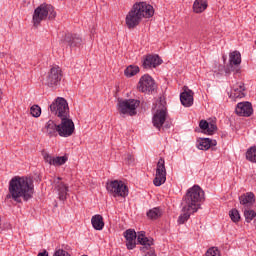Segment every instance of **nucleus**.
Wrapping results in <instances>:
<instances>
[{
  "label": "nucleus",
  "mask_w": 256,
  "mask_h": 256,
  "mask_svg": "<svg viewBox=\"0 0 256 256\" xmlns=\"http://www.w3.org/2000/svg\"><path fill=\"white\" fill-rule=\"evenodd\" d=\"M50 113L59 117L61 123L58 125V135L60 137H71L75 133V123L69 118V103L63 97H58L49 106Z\"/></svg>",
  "instance_id": "obj_1"
},
{
  "label": "nucleus",
  "mask_w": 256,
  "mask_h": 256,
  "mask_svg": "<svg viewBox=\"0 0 256 256\" xmlns=\"http://www.w3.org/2000/svg\"><path fill=\"white\" fill-rule=\"evenodd\" d=\"M33 193H35L33 178L15 176L9 182V194L6 195V199L21 203V197L23 201H29L33 199Z\"/></svg>",
  "instance_id": "obj_2"
},
{
  "label": "nucleus",
  "mask_w": 256,
  "mask_h": 256,
  "mask_svg": "<svg viewBox=\"0 0 256 256\" xmlns=\"http://www.w3.org/2000/svg\"><path fill=\"white\" fill-rule=\"evenodd\" d=\"M155 15V10L147 2H136L126 16L128 29H135L143 19H150Z\"/></svg>",
  "instance_id": "obj_3"
},
{
  "label": "nucleus",
  "mask_w": 256,
  "mask_h": 256,
  "mask_svg": "<svg viewBox=\"0 0 256 256\" xmlns=\"http://www.w3.org/2000/svg\"><path fill=\"white\" fill-rule=\"evenodd\" d=\"M205 201V192L199 185H194L187 190L182 202V211L197 213L201 209V203Z\"/></svg>",
  "instance_id": "obj_4"
},
{
  "label": "nucleus",
  "mask_w": 256,
  "mask_h": 256,
  "mask_svg": "<svg viewBox=\"0 0 256 256\" xmlns=\"http://www.w3.org/2000/svg\"><path fill=\"white\" fill-rule=\"evenodd\" d=\"M124 237L126 239L127 249H135L137 247V242L140 243L143 247H140V251H149L151 245H153V239H149L145 236V231L135 232L133 229H128L124 232Z\"/></svg>",
  "instance_id": "obj_5"
},
{
  "label": "nucleus",
  "mask_w": 256,
  "mask_h": 256,
  "mask_svg": "<svg viewBox=\"0 0 256 256\" xmlns=\"http://www.w3.org/2000/svg\"><path fill=\"white\" fill-rule=\"evenodd\" d=\"M47 17L49 21H53V19L57 17V12H55V7H53V5L43 3L34 10L32 18L34 27H39L41 21H45Z\"/></svg>",
  "instance_id": "obj_6"
},
{
  "label": "nucleus",
  "mask_w": 256,
  "mask_h": 256,
  "mask_svg": "<svg viewBox=\"0 0 256 256\" xmlns=\"http://www.w3.org/2000/svg\"><path fill=\"white\" fill-rule=\"evenodd\" d=\"M141 105V101L137 99H118L117 107L120 115L125 117V115H129V117H134L137 115V107Z\"/></svg>",
  "instance_id": "obj_7"
},
{
  "label": "nucleus",
  "mask_w": 256,
  "mask_h": 256,
  "mask_svg": "<svg viewBox=\"0 0 256 256\" xmlns=\"http://www.w3.org/2000/svg\"><path fill=\"white\" fill-rule=\"evenodd\" d=\"M106 189L114 197H127L129 188L121 180H113L106 184Z\"/></svg>",
  "instance_id": "obj_8"
},
{
  "label": "nucleus",
  "mask_w": 256,
  "mask_h": 256,
  "mask_svg": "<svg viewBox=\"0 0 256 256\" xmlns=\"http://www.w3.org/2000/svg\"><path fill=\"white\" fill-rule=\"evenodd\" d=\"M63 78V71L59 66H53L46 75L44 83L47 87H57L61 84Z\"/></svg>",
  "instance_id": "obj_9"
},
{
  "label": "nucleus",
  "mask_w": 256,
  "mask_h": 256,
  "mask_svg": "<svg viewBox=\"0 0 256 256\" xmlns=\"http://www.w3.org/2000/svg\"><path fill=\"white\" fill-rule=\"evenodd\" d=\"M241 52L235 50L229 54V64L225 69V73H241Z\"/></svg>",
  "instance_id": "obj_10"
},
{
  "label": "nucleus",
  "mask_w": 256,
  "mask_h": 256,
  "mask_svg": "<svg viewBox=\"0 0 256 256\" xmlns=\"http://www.w3.org/2000/svg\"><path fill=\"white\" fill-rule=\"evenodd\" d=\"M167 181V169H165V159L160 158L156 167V177L153 180L155 187H161Z\"/></svg>",
  "instance_id": "obj_11"
},
{
  "label": "nucleus",
  "mask_w": 256,
  "mask_h": 256,
  "mask_svg": "<svg viewBox=\"0 0 256 256\" xmlns=\"http://www.w3.org/2000/svg\"><path fill=\"white\" fill-rule=\"evenodd\" d=\"M138 89L142 93H153L157 89V84H155V80L149 74H145L139 80Z\"/></svg>",
  "instance_id": "obj_12"
},
{
  "label": "nucleus",
  "mask_w": 256,
  "mask_h": 256,
  "mask_svg": "<svg viewBox=\"0 0 256 256\" xmlns=\"http://www.w3.org/2000/svg\"><path fill=\"white\" fill-rule=\"evenodd\" d=\"M166 120H167V107L163 104H160V106L158 107L156 113L152 118V123L154 127H156V129L161 130V127H163Z\"/></svg>",
  "instance_id": "obj_13"
},
{
  "label": "nucleus",
  "mask_w": 256,
  "mask_h": 256,
  "mask_svg": "<svg viewBox=\"0 0 256 256\" xmlns=\"http://www.w3.org/2000/svg\"><path fill=\"white\" fill-rule=\"evenodd\" d=\"M235 112L239 117H251L253 115V105L251 102H239Z\"/></svg>",
  "instance_id": "obj_14"
},
{
  "label": "nucleus",
  "mask_w": 256,
  "mask_h": 256,
  "mask_svg": "<svg viewBox=\"0 0 256 256\" xmlns=\"http://www.w3.org/2000/svg\"><path fill=\"white\" fill-rule=\"evenodd\" d=\"M161 63H163V60L159 57V55L148 54L144 58L142 65L144 69H155V67H159Z\"/></svg>",
  "instance_id": "obj_15"
},
{
  "label": "nucleus",
  "mask_w": 256,
  "mask_h": 256,
  "mask_svg": "<svg viewBox=\"0 0 256 256\" xmlns=\"http://www.w3.org/2000/svg\"><path fill=\"white\" fill-rule=\"evenodd\" d=\"M54 185L60 201H65L67 199V194L69 193V187L66 186L65 183L61 182V177L54 180Z\"/></svg>",
  "instance_id": "obj_16"
},
{
  "label": "nucleus",
  "mask_w": 256,
  "mask_h": 256,
  "mask_svg": "<svg viewBox=\"0 0 256 256\" xmlns=\"http://www.w3.org/2000/svg\"><path fill=\"white\" fill-rule=\"evenodd\" d=\"M62 43L68 45V47H79L83 43V39L77 34L68 33L65 35Z\"/></svg>",
  "instance_id": "obj_17"
},
{
  "label": "nucleus",
  "mask_w": 256,
  "mask_h": 256,
  "mask_svg": "<svg viewBox=\"0 0 256 256\" xmlns=\"http://www.w3.org/2000/svg\"><path fill=\"white\" fill-rule=\"evenodd\" d=\"M245 90V83L238 82L232 87L230 97H232V99H243V97H245Z\"/></svg>",
  "instance_id": "obj_18"
},
{
  "label": "nucleus",
  "mask_w": 256,
  "mask_h": 256,
  "mask_svg": "<svg viewBox=\"0 0 256 256\" xmlns=\"http://www.w3.org/2000/svg\"><path fill=\"white\" fill-rule=\"evenodd\" d=\"M240 205H243L244 209H249L255 203V194L248 192L239 197Z\"/></svg>",
  "instance_id": "obj_19"
},
{
  "label": "nucleus",
  "mask_w": 256,
  "mask_h": 256,
  "mask_svg": "<svg viewBox=\"0 0 256 256\" xmlns=\"http://www.w3.org/2000/svg\"><path fill=\"white\" fill-rule=\"evenodd\" d=\"M180 101L184 107L193 105V90H185L180 94Z\"/></svg>",
  "instance_id": "obj_20"
},
{
  "label": "nucleus",
  "mask_w": 256,
  "mask_h": 256,
  "mask_svg": "<svg viewBox=\"0 0 256 256\" xmlns=\"http://www.w3.org/2000/svg\"><path fill=\"white\" fill-rule=\"evenodd\" d=\"M46 134L50 137H57L59 135V125H57L53 120H49L45 126Z\"/></svg>",
  "instance_id": "obj_21"
},
{
  "label": "nucleus",
  "mask_w": 256,
  "mask_h": 256,
  "mask_svg": "<svg viewBox=\"0 0 256 256\" xmlns=\"http://www.w3.org/2000/svg\"><path fill=\"white\" fill-rule=\"evenodd\" d=\"M91 224H92V227H94V229L96 231H103V227H105V222L103 221V216H101V214H96V215L92 216Z\"/></svg>",
  "instance_id": "obj_22"
},
{
  "label": "nucleus",
  "mask_w": 256,
  "mask_h": 256,
  "mask_svg": "<svg viewBox=\"0 0 256 256\" xmlns=\"http://www.w3.org/2000/svg\"><path fill=\"white\" fill-rule=\"evenodd\" d=\"M207 7V0H195L193 4V11L194 13H203Z\"/></svg>",
  "instance_id": "obj_23"
},
{
  "label": "nucleus",
  "mask_w": 256,
  "mask_h": 256,
  "mask_svg": "<svg viewBox=\"0 0 256 256\" xmlns=\"http://www.w3.org/2000/svg\"><path fill=\"white\" fill-rule=\"evenodd\" d=\"M161 215H162V212H161V208L159 207L152 208L147 212V217L153 220L159 219Z\"/></svg>",
  "instance_id": "obj_24"
},
{
  "label": "nucleus",
  "mask_w": 256,
  "mask_h": 256,
  "mask_svg": "<svg viewBox=\"0 0 256 256\" xmlns=\"http://www.w3.org/2000/svg\"><path fill=\"white\" fill-rule=\"evenodd\" d=\"M198 149L201 151H207L211 149V139L209 138H201L199 144H198Z\"/></svg>",
  "instance_id": "obj_25"
},
{
  "label": "nucleus",
  "mask_w": 256,
  "mask_h": 256,
  "mask_svg": "<svg viewBox=\"0 0 256 256\" xmlns=\"http://www.w3.org/2000/svg\"><path fill=\"white\" fill-rule=\"evenodd\" d=\"M137 73H139V66H133V65L128 66L124 71V75L126 77H135Z\"/></svg>",
  "instance_id": "obj_26"
},
{
  "label": "nucleus",
  "mask_w": 256,
  "mask_h": 256,
  "mask_svg": "<svg viewBox=\"0 0 256 256\" xmlns=\"http://www.w3.org/2000/svg\"><path fill=\"white\" fill-rule=\"evenodd\" d=\"M246 159L251 163H256V146H252L247 150Z\"/></svg>",
  "instance_id": "obj_27"
},
{
  "label": "nucleus",
  "mask_w": 256,
  "mask_h": 256,
  "mask_svg": "<svg viewBox=\"0 0 256 256\" xmlns=\"http://www.w3.org/2000/svg\"><path fill=\"white\" fill-rule=\"evenodd\" d=\"M244 217H245L246 223H251L252 220L256 218V212L249 208H245L244 209Z\"/></svg>",
  "instance_id": "obj_28"
},
{
  "label": "nucleus",
  "mask_w": 256,
  "mask_h": 256,
  "mask_svg": "<svg viewBox=\"0 0 256 256\" xmlns=\"http://www.w3.org/2000/svg\"><path fill=\"white\" fill-rule=\"evenodd\" d=\"M67 160V156H57L54 157L52 165H54V167H61V165H65V163H67Z\"/></svg>",
  "instance_id": "obj_29"
},
{
  "label": "nucleus",
  "mask_w": 256,
  "mask_h": 256,
  "mask_svg": "<svg viewBox=\"0 0 256 256\" xmlns=\"http://www.w3.org/2000/svg\"><path fill=\"white\" fill-rule=\"evenodd\" d=\"M229 216L233 223H239V221H241V215L239 214V210L237 209L230 210Z\"/></svg>",
  "instance_id": "obj_30"
},
{
  "label": "nucleus",
  "mask_w": 256,
  "mask_h": 256,
  "mask_svg": "<svg viewBox=\"0 0 256 256\" xmlns=\"http://www.w3.org/2000/svg\"><path fill=\"white\" fill-rule=\"evenodd\" d=\"M30 115H32V117H41V107L37 104H34L31 108H30Z\"/></svg>",
  "instance_id": "obj_31"
},
{
  "label": "nucleus",
  "mask_w": 256,
  "mask_h": 256,
  "mask_svg": "<svg viewBox=\"0 0 256 256\" xmlns=\"http://www.w3.org/2000/svg\"><path fill=\"white\" fill-rule=\"evenodd\" d=\"M183 214H181L178 218L179 225H183L186 221H189V217H191L190 211H182Z\"/></svg>",
  "instance_id": "obj_32"
},
{
  "label": "nucleus",
  "mask_w": 256,
  "mask_h": 256,
  "mask_svg": "<svg viewBox=\"0 0 256 256\" xmlns=\"http://www.w3.org/2000/svg\"><path fill=\"white\" fill-rule=\"evenodd\" d=\"M206 256H221V252H219V248L211 247L206 251Z\"/></svg>",
  "instance_id": "obj_33"
},
{
  "label": "nucleus",
  "mask_w": 256,
  "mask_h": 256,
  "mask_svg": "<svg viewBox=\"0 0 256 256\" xmlns=\"http://www.w3.org/2000/svg\"><path fill=\"white\" fill-rule=\"evenodd\" d=\"M44 161L46 163H49V165H53L54 157L51 156L49 153L44 152L43 153Z\"/></svg>",
  "instance_id": "obj_34"
},
{
  "label": "nucleus",
  "mask_w": 256,
  "mask_h": 256,
  "mask_svg": "<svg viewBox=\"0 0 256 256\" xmlns=\"http://www.w3.org/2000/svg\"><path fill=\"white\" fill-rule=\"evenodd\" d=\"M216 130H217V125H215L214 123H209L208 128H206L208 135H213L214 131Z\"/></svg>",
  "instance_id": "obj_35"
},
{
  "label": "nucleus",
  "mask_w": 256,
  "mask_h": 256,
  "mask_svg": "<svg viewBox=\"0 0 256 256\" xmlns=\"http://www.w3.org/2000/svg\"><path fill=\"white\" fill-rule=\"evenodd\" d=\"M53 256H71V254H69V252H67L63 249H58L54 252Z\"/></svg>",
  "instance_id": "obj_36"
},
{
  "label": "nucleus",
  "mask_w": 256,
  "mask_h": 256,
  "mask_svg": "<svg viewBox=\"0 0 256 256\" xmlns=\"http://www.w3.org/2000/svg\"><path fill=\"white\" fill-rule=\"evenodd\" d=\"M199 127L203 131H207V128H209V122H207V120H201L199 123Z\"/></svg>",
  "instance_id": "obj_37"
},
{
  "label": "nucleus",
  "mask_w": 256,
  "mask_h": 256,
  "mask_svg": "<svg viewBox=\"0 0 256 256\" xmlns=\"http://www.w3.org/2000/svg\"><path fill=\"white\" fill-rule=\"evenodd\" d=\"M126 161H127L128 165H131V163L135 162V157H133V155H131V154H127Z\"/></svg>",
  "instance_id": "obj_38"
},
{
  "label": "nucleus",
  "mask_w": 256,
  "mask_h": 256,
  "mask_svg": "<svg viewBox=\"0 0 256 256\" xmlns=\"http://www.w3.org/2000/svg\"><path fill=\"white\" fill-rule=\"evenodd\" d=\"M37 256H49V252H47V250H43V252H39Z\"/></svg>",
  "instance_id": "obj_39"
},
{
  "label": "nucleus",
  "mask_w": 256,
  "mask_h": 256,
  "mask_svg": "<svg viewBox=\"0 0 256 256\" xmlns=\"http://www.w3.org/2000/svg\"><path fill=\"white\" fill-rule=\"evenodd\" d=\"M215 146H217V140L210 139V147H215Z\"/></svg>",
  "instance_id": "obj_40"
},
{
  "label": "nucleus",
  "mask_w": 256,
  "mask_h": 256,
  "mask_svg": "<svg viewBox=\"0 0 256 256\" xmlns=\"http://www.w3.org/2000/svg\"><path fill=\"white\" fill-rule=\"evenodd\" d=\"M147 255L149 256H157V254H155V249L152 248V251L148 252Z\"/></svg>",
  "instance_id": "obj_41"
},
{
  "label": "nucleus",
  "mask_w": 256,
  "mask_h": 256,
  "mask_svg": "<svg viewBox=\"0 0 256 256\" xmlns=\"http://www.w3.org/2000/svg\"><path fill=\"white\" fill-rule=\"evenodd\" d=\"M253 225H254V227H255V229H256V217H255V219H254V221H253Z\"/></svg>",
  "instance_id": "obj_42"
},
{
  "label": "nucleus",
  "mask_w": 256,
  "mask_h": 256,
  "mask_svg": "<svg viewBox=\"0 0 256 256\" xmlns=\"http://www.w3.org/2000/svg\"><path fill=\"white\" fill-rule=\"evenodd\" d=\"M222 59H223L224 63H225V61H227V57L226 56H223Z\"/></svg>",
  "instance_id": "obj_43"
},
{
  "label": "nucleus",
  "mask_w": 256,
  "mask_h": 256,
  "mask_svg": "<svg viewBox=\"0 0 256 256\" xmlns=\"http://www.w3.org/2000/svg\"><path fill=\"white\" fill-rule=\"evenodd\" d=\"M1 95H3V92H2L1 89H0V101H1V99H2Z\"/></svg>",
  "instance_id": "obj_44"
}]
</instances>
